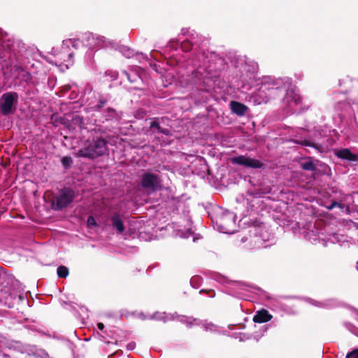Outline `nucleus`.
Segmentation results:
<instances>
[{"label":"nucleus","instance_id":"obj_1","mask_svg":"<svg viewBox=\"0 0 358 358\" xmlns=\"http://www.w3.org/2000/svg\"><path fill=\"white\" fill-rule=\"evenodd\" d=\"M107 152V141L102 137L88 139L83 148L76 152V157L94 159L103 156Z\"/></svg>","mask_w":358,"mask_h":358},{"label":"nucleus","instance_id":"obj_2","mask_svg":"<svg viewBox=\"0 0 358 358\" xmlns=\"http://www.w3.org/2000/svg\"><path fill=\"white\" fill-rule=\"evenodd\" d=\"M75 192L69 187H64L52 196L51 206L55 210H61L67 207L74 199Z\"/></svg>","mask_w":358,"mask_h":358},{"label":"nucleus","instance_id":"obj_3","mask_svg":"<svg viewBox=\"0 0 358 358\" xmlns=\"http://www.w3.org/2000/svg\"><path fill=\"white\" fill-rule=\"evenodd\" d=\"M18 94L17 92H10L4 93L0 99V112L4 115H9L15 112L18 103Z\"/></svg>","mask_w":358,"mask_h":358},{"label":"nucleus","instance_id":"obj_4","mask_svg":"<svg viewBox=\"0 0 358 358\" xmlns=\"http://www.w3.org/2000/svg\"><path fill=\"white\" fill-rule=\"evenodd\" d=\"M141 185L144 189L155 192L161 189L162 180L158 175L148 171L142 175Z\"/></svg>","mask_w":358,"mask_h":358},{"label":"nucleus","instance_id":"obj_5","mask_svg":"<svg viewBox=\"0 0 358 358\" xmlns=\"http://www.w3.org/2000/svg\"><path fill=\"white\" fill-rule=\"evenodd\" d=\"M231 162L233 164L241 165L245 167L252 169H260L264 166V164L258 159H252L245 155H239L234 157L231 159Z\"/></svg>","mask_w":358,"mask_h":358},{"label":"nucleus","instance_id":"obj_6","mask_svg":"<svg viewBox=\"0 0 358 358\" xmlns=\"http://www.w3.org/2000/svg\"><path fill=\"white\" fill-rule=\"evenodd\" d=\"M118 118L117 111L111 107H108L106 109L100 116L99 121L104 123L109 121H113Z\"/></svg>","mask_w":358,"mask_h":358},{"label":"nucleus","instance_id":"obj_7","mask_svg":"<svg viewBox=\"0 0 358 358\" xmlns=\"http://www.w3.org/2000/svg\"><path fill=\"white\" fill-rule=\"evenodd\" d=\"M230 108L231 110V112L238 116H243L246 113L247 110H248V108L245 104L236 101H231L230 102Z\"/></svg>","mask_w":358,"mask_h":358},{"label":"nucleus","instance_id":"obj_8","mask_svg":"<svg viewBox=\"0 0 358 358\" xmlns=\"http://www.w3.org/2000/svg\"><path fill=\"white\" fill-rule=\"evenodd\" d=\"M273 316L266 309H261L258 310L256 315L253 317V321L255 323H264L270 321Z\"/></svg>","mask_w":358,"mask_h":358},{"label":"nucleus","instance_id":"obj_9","mask_svg":"<svg viewBox=\"0 0 358 358\" xmlns=\"http://www.w3.org/2000/svg\"><path fill=\"white\" fill-rule=\"evenodd\" d=\"M112 226L116 229L119 234H122L124 231V226L123 221L120 214L115 213L110 217Z\"/></svg>","mask_w":358,"mask_h":358},{"label":"nucleus","instance_id":"obj_10","mask_svg":"<svg viewBox=\"0 0 358 358\" xmlns=\"http://www.w3.org/2000/svg\"><path fill=\"white\" fill-rule=\"evenodd\" d=\"M336 156L339 158L346 159L350 162H355L358 160V155L352 153L348 148L341 149L338 150L336 152Z\"/></svg>","mask_w":358,"mask_h":358},{"label":"nucleus","instance_id":"obj_11","mask_svg":"<svg viewBox=\"0 0 358 358\" xmlns=\"http://www.w3.org/2000/svg\"><path fill=\"white\" fill-rule=\"evenodd\" d=\"M150 129H157V132L163 134L166 136H170L171 134V131L169 129L162 128L159 122V118L155 117L150 124Z\"/></svg>","mask_w":358,"mask_h":358},{"label":"nucleus","instance_id":"obj_12","mask_svg":"<svg viewBox=\"0 0 358 358\" xmlns=\"http://www.w3.org/2000/svg\"><path fill=\"white\" fill-rule=\"evenodd\" d=\"M289 97H291V101H294L296 105L302 102V97L300 94L296 93L294 90H287L286 98L289 100Z\"/></svg>","mask_w":358,"mask_h":358},{"label":"nucleus","instance_id":"obj_13","mask_svg":"<svg viewBox=\"0 0 358 358\" xmlns=\"http://www.w3.org/2000/svg\"><path fill=\"white\" fill-rule=\"evenodd\" d=\"M71 124L73 126L78 127L80 129L85 128L84 119L80 115H75L73 116L71 120Z\"/></svg>","mask_w":358,"mask_h":358},{"label":"nucleus","instance_id":"obj_14","mask_svg":"<svg viewBox=\"0 0 358 358\" xmlns=\"http://www.w3.org/2000/svg\"><path fill=\"white\" fill-rule=\"evenodd\" d=\"M61 163L64 169H69L73 165V159L70 156H64L62 158Z\"/></svg>","mask_w":358,"mask_h":358},{"label":"nucleus","instance_id":"obj_15","mask_svg":"<svg viewBox=\"0 0 358 358\" xmlns=\"http://www.w3.org/2000/svg\"><path fill=\"white\" fill-rule=\"evenodd\" d=\"M57 273L59 278H65L69 275V268L64 266H59L57 269Z\"/></svg>","mask_w":358,"mask_h":358},{"label":"nucleus","instance_id":"obj_16","mask_svg":"<svg viewBox=\"0 0 358 358\" xmlns=\"http://www.w3.org/2000/svg\"><path fill=\"white\" fill-rule=\"evenodd\" d=\"M299 144H301V145H304V146H308V147H312L319 151H321V149H322V145H318L317 143H313L310 141H308V140H303V141H301L299 142H298Z\"/></svg>","mask_w":358,"mask_h":358},{"label":"nucleus","instance_id":"obj_17","mask_svg":"<svg viewBox=\"0 0 358 358\" xmlns=\"http://www.w3.org/2000/svg\"><path fill=\"white\" fill-rule=\"evenodd\" d=\"M301 166L303 170L306 171H315L317 170L316 166L311 161L302 163Z\"/></svg>","mask_w":358,"mask_h":358},{"label":"nucleus","instance_id":"obj_18","mask_svg":"<svg viewBox=\"0 0 358 358\" xmlns=\"http://www.w3.org/2000/svg\"><path fill=\"white\" fill-rule=\"evenodd\" d=\"M108 100L104 97H99L98 103L93 106V109L95 111H100L102 108L107 103Z\"/></svg>","mask_w":358,"mask_h":358},{"label":"nucleus","instance_id":"obj_19","mask_svg":"<svg viewBox=\"0 0 358 358\" xmlns=\"http://www.w3.org/2000/svg\"><path fill=\"white\" fill-rule=\"evenodd\" d=\"M192 46L193 44L188 40H185L181 43V48L182 51L186 52H189L192 50Z\"/></svg>","mask_w":358,"mask_h":358},{"label":"nucleus","instance_id":"obj_20","mask_svg":"<svg viewBox=\"0 0 358 358\" xmlns=\"http://www.w3.org/2000/svg\"><path fill=\"white\" fill-rule=\"evenodd\" d=\"M87 224L88 228H93L97 226L96 222L93 216H89L87 220Z\"/></svg>","mask_w":358,"mask_h":358},{"label":"nucleus","instance_id":"obj_21","mask_svg":"<svg viewBox=\"0 0 358 358\" xmlns=\"http://www.w3.org/2000/svg\"><path fill=\"white\" fill-rule=\"evenodd\" d=\"M345 358H358V348L348 353Z\"/></svg>","mask_w":358,"mask_h":358},{"label":"nucleus","instance_id":"obj_22","mask_svg":"<svg viewBox=\"0 0 358 358\" xmlns=\"http://www.w3.org/2000/svg\"><path fill=\"white\" fill-rule=\"evenodd\" d=\"M336 206H339L341 208V204L337 201H333L331 203V204L328 207V209L329 210H331L333 209L334 208H335Z\"/></svg>","mask_w":358,"mask_h":358},{"label":"nucleus","instance_id":"obj_23","mask_svg":"<svg viewBox=\"0 0 358 358\" xmlns=\"http://www.w3.org/2000/svg\"><path fill=\"white\" fill-rule=\"evenodd\" d=\"M97 327L99 329L102 331L104 329V324L102 322H99L97 324Z\"/></svg>","mask_w":358,"mask_h":358},{"label":"nucleus","instance_id":"obj_24","mask_svg":"<svg viewBox=\"0 0 358 358\" xmlns=\"http://www.w3.org/2000/svg\"><path fill=\"white\" fill-rule=\"evenodd\" d=\"M85 36H86V38H89L92 36V34L88 33V34H85Z\"/></svg>","mask_w":358,"mask_h":358},{"label":"nucleus","instance_id":"obj_25","mask_svg":"<svg viewBox=\"0 0 358 358\" xmlns=\"http://www.w3.org/2000/svg\"><path fill=\"white\" fill-rule=\"evenodd\" d=\"M132 345V343L129 344L128 347H129V348H132V345Z\"/></svg>","mask_w":358,"mask_h":358}]
</instances>
